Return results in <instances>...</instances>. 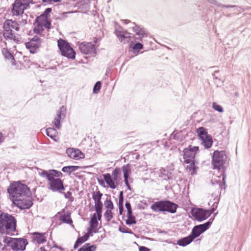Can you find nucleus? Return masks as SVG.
Wrapping results in <instances>:
<instances>
[{"instance_id":"obj_1","label":"nucleus","mask_w":251,"mask_h":251,"mask_svg":"<svg viewBox=\"0 0 251 251\" xmlns=\"http://www.w3.org/2000/svg\"><path fill=\"white\" fill-rule=\"evenodd\" d=\"M12 197L13 201H17L19 207L21 209L29 208L32 206V202L28 201L24 202L25 199L29 197L31 192L29 188L25 185L19 182L12 183L7 189Z\"/></svg>"},{"instance_id":"obj_2","label":"nucleus","mask_w":251,"mask_h":251,"mask_svg":"<svg viewBox=\"0 0 251 251\" xmlns=\"http://www.w3.org/2000/svg\"><path fill=\"white\" fill-rule=\"evenodd\" d=\"M16 221L14 217L0 211V233L13 235L16 230Z\"/></svg>"},{"instance_id":"obj_3","label":"nucleus","mask_w":251,"mask_h":251,"mask_svg":"<svg viewBox=\"0 0 251 251\" xmlns=\"http://www.w3.org/2000/svg\"><path fill=\"white\" fill-rule=\"evenodd\" d=\"M3 246H5V248L7 246L10 247L13 251H18L25 250L27 242L25 239L13 238L3 235Z\"/></svg>"},{"instance_id":"obj_4","label":"nucleus","mask_w":251,"mask_h":251,"mask_svg":"<svg viewBox=\"0 0 251 251\" xmlns=\"http://www.w3.org/2000/svg\"><path fill=\"white\" fill-rule=\"evenodd\" d=\"M58 46L63 56L71 59L75 58V52L68 43L62 39H59L58 40Z\"/></svg>"},{"instance_id":"obj_5","label":"nucleus","mask_w":251,"mask_h":251,"mask_svg":"<svg viewBox=\"0 0 251 251\" xmlns=\"http://www.w3.org/2000/svg\"><path fill=\"white\" fill-rule=\"evenodd\" d=\"M226 158L225 151H215L212 156V164L214 169L220 170L225 163Z\"/></svg>"},{"instance_id":"obj_6","label":"nucleus","mask_w":251,"mask_h":251,"mask_svg":"<svg viewBox=\"0 0 251 251\" xmlns=\"http://www.w3.org/2000/svg\"><path fill=\"white\" fill-rule=\"evenodd\" d=\"M197 132L201 140V144L206 149L210 148L213 141L211 136L207 134L205 128L203 127H200L197 129Z\"/></svg>"},{"instance_id":"obj_7","label":"nucleus","mask_w":251,"mask_h":251,"mask_svg":"<svg viewBox=\"0 0 251 251\" xmlns=\"http://www.w3.org/2000/svg\"><path fill=\"white\" fill-rule=\"evenodd\" d=\"M214 218H210L209 221L203 224L195 226L192 229L191 234L194 238L199 237L201 233L208 229L211 225Z\"/></svg>"},{"instance_id":"obj_8","label":"nucleus","mask_w":251,"mask_h":251,"mask_svg":"<svg viewBox=\"0 0 251 251\" xmlns=\"http://www.w3.org/2000/svg\"><path fill=\"white\" fill-rule=\"evenodd\" d=\"M49 182L48 184V188L53 192H58L61 193L65 190L62 180L59 178L56 179H47Z\"/></svg>"},{"instance_id":"obj_9","label":"nucleus","mask_w":251,"mask_h":251,"mask_svg":"<svg viewBox=\"0 0 251 251\" xmlns=\"http://www.w3.org/2000/svg\"><path fill=\"white\" fill-rule=\"evenodd\" d=\"M199 151V147L189 145L183 150L184 162L194 161L196 153Z\"/></svg>"},{"instance_id":"obj_10","label":"nucleus","mask_w":251,"mask_h":251,"mask_svg":"<svg viewBox=\"0 0 251 251\" xmlns=\"http://www.w3.org/2000/svg\"><path fill=\"white\" fill-rule=\"evenodd\" d=\"M132 31L135 32L136 36L134 38L135 42L142 41L143 38L147 37V32L140 25H136L135 23H132V26L131 27Z\"/></svg>"},{"instance_id":"obj_11","label":"nucleus","mask_w":251,"mask_h":251,"mask_svg":"<svg viewBox=\"0 0 251 251\" xmlns=\"http://www.w3.org/2000/svg\"><path fill=\"white\" fill-rule=\"evenodd\" d=\"M51 11V8H47L44 12L36 18V23L40 26H44L46 28H50V24L48 21L49 14Z\"/></svg>"},{"instance_id":"obj_12","label":"nucleus","mask_w":251,"mask_h":251,"mask_svg":"<svg viewBox=\"0 0 251 251\" xmlns=\"http://www.w3.org/2000/svg\"><path fill=\"white\" fill-rule=\"evenodd\" d=\"M81 52L85 54H94L96 53L95 45L92 43H82L79 45Z\"/></svg>"},{"instance_id":"obj_13","label":"nucleus","mask_w":251,"mask_h":251,"mask_svg":"<svg viewBox=\"0 0 251 251\" xmlns=\"http://www.w3.org/2000/svg\"><path fill=\"white\" fill-rule=\"evenodd\" d=\"M192 214L195 218L198 221H202L210 216V213L207 210L202 208H198L193 211Z\"/></svg>"},{"instance_id":"obj_14","label":"nucleus","mask_w":251,"mask_h":251,"mask_svg":"<svg viewBox=\"0 0 251 251\" xmlns=\"http://www.w3.org/2000/svg\"><path fill=\"white\" fill-rule=\"evenodd\" d=\"M66 113V109L64 106L60 107L57 112L56 116L54 118L53 123L58 129H60L61 127L60 122L65 118Z\"/></svg>"},{"instance_id":"obj_15","label":"nucleus","mask_w":251,"mask_h":251,"mask_svg":"<svg viewBox=\"0 0 251 251\" xmlns=\"http://www.w3.org/2000/svg\"><path fill=\"white\" fill-rule=\"evenodd\" d=\"M66 153L71 158L78 160L84 158V154L78 149L69 148L66 150Z\"/></svg>"},{"instance_id":"obj_16","label":"nucleus","mask_w":251,"mask_h":251,"mask_svg":"<svg viewBox=\"0 0 251 251\" xmlns=\"http://www.w3.org/2000/svg\"><path fill=\"white\" fill-rule=\"evenodd\" d=\"M27 8L24 6V5L19 3L15 1L14 3L12 4V8L11 9L12 15L15 16H20L21 14H24L25 10Z\"/></svg>"},{"instance_id":"obj_17","label":"nucleus","mask_w":251,"mask_h":251,"mask_svg":"<svg viewBox=\"0 0 251 251\" xmlns=\"http://www.w3.org/2000/svg\"><path fill=\"white\" fill-rule=\"evenodd\" d=\"M40 176L47 179H56L54 176L60 177L62 176V173L55 170H50L49 172L42 170L40 173Z\"/></svg>"},{"instance_id":"obj_18","label":"nucleus","mask_w":251,"mask_h":251,"mask_svg":"<svg viewBox=\"0 0 251 251\" xmlns=\"http://www.w3.org/2000/svg\"><path fill=\"white\" fill-rule=\"evenodd\" d=\"M31 238L33 243L40 244L46 242L47 237L45 233L33 232Z\"/></svg>"},{"instance_id":"obj_19","label":"nucleus","mask_w":251,"mask_h":251,"mask_svg":"<svg viewBox=\"0 0 251 251\" xmlns=\"http://www.w3.org/2000/svg\"><path fill=\"white\" fill-rule=\"evenodd\" d=\"M173 170L167 168H162L158 172L159 176L164 180L172 179Z\"/></svg>"},{"instance_id":"obj_20","label":"nucleus","mask_w":251,"mask_h":251,"mask_svg":"<svg viewBox=\"0 0 251 251\" xmlns=\"http://www.w3.org/2000/svg\"><path fill=\"white\" fill-rule=\"evenodd\" d=\"M3 36L6 39L13 40L15 42H19L21 41V38L18 34H15L12 33V30H3Z\"/></svg>"},{"instance_id":"obj_21","label":"nucleus","mask_w":251,"mask_h":251,"mask_svg":"<svg viewBox=\"0 0 251 251\" xmlns=\"http://www.w3.org/2000/svg\"><path fill=\"white\" fill-rule=\"evenodd\" d=\"M15 21L11 20H6L3 23V30H11V29H15L17 31L20 30V27L17 26Z\"/></svg>"},{"instance_id":"obj_22","label":"nucleus","mask_w":251,"mask_h":251,"mask_svg":"<svg viewBox=\"0 0 251 251\" xmlns=\"http://www.w3.org/2000/svg\"><path fill=\"white\" fill-rule=\"evenodd\" d=\"M164 212L167 211L171 213H175L178 206L176 204L170 201H164Z\"/></svg>"},{"instance_id":"obj_23","label":"nucleus","mask_w":251,"mask_h":251,"mask_svg":"<svg viewBox=\"0 0 251 251\" xmlns=\"http://www.w3.org/2000/svg\"><path fill=\"white\" fill-rule=\"evenodd\" d=\"M115 34L116 36L119 38L121 42L126 43V39H129L130 37V34L126 31L118 30L117 29H115Z\"/></svg>"},{"instance_id":"obj_24","label":"nucleus","mask_w":251,"mask_h":251,"mask_svg":"<svg viewBox=\"0 0 251 251\" xmlns=\"http://www.w3.org/2000/svg\"><path fill=\"white\" fill-rule=\"evenodd\" d=\"M25 45L30 53H34L41 45L39 44V42L35 43L30 41L28 42L25 43Z\"/></svg>"},{"instance_id":"obj_25","label":"nucleus","mask_w":251,"mask_h":251,"mask_svg":"<svg viewBox=\"0 0 251 251\" xmlns=\"http://www.w3.org/2000/svg\"><path fill=\"white\" fill-rule=\"evenodd\" d=\"M194 240L191 234H190L188 236L184 237L178 240L177 242V244L180 246L184 247L190 243H191Z\"/></svg>"},{"instance_id":"obj_26","label":"nucleus","mask_w":251,"mask_h":251,"mask_svg":"<svg viewBox=\"0 0 251 251\" xmlns=\"http://www.w3.org/2000/svg\"><path fill=\"white\" fill-rule=\"evenodd\" d=\"M103 178L106 183V184L109 186V187L112 189H115L116 187V185L115 184L114 181H115L113 178L111 177V176L110 174L107 173L105 174L102 175Z\"/></svg>"},{"instance_id":"obj_27","label":"nucleus","mask_w":251,"mask_h":251,"mask_svg":"<svg viewBox=\"0 0 251 251\" xmlns=\"http://www.w3.org/2000/svg\"><path fill=\"white\" fill-rule=\"evenodd\" d=\"M164 201H157L151 205V209L154 212H164Z\"/></svg>"},{"instance_id":"obj_28","label":"nucleus","mask_w":251,"mask_h":251,"mask_svg":"<svg viewBox=\"0 0 251 251\" xmlns=\"http://www.w3.org/2000/svg\"><path fill=\"white\" fill-rule=\"evenodd\" d=\"M19 17L18 19L15 21V23L17 25V26H23L27 24V15L26 14H21Z\"/></svg>"},{"instance_id":"obj_29","label":"nucleus","mask_w":251,"mask_h":251,"mask_svg":"<svg viewBox=\"0 0 251 251\" xmlns=\"http://www.w3.org/2000/svg\"><path fill=\"white\" fill-rule=\"evenodd\" d=\"M184 162L186 164L185 168L186 171L192 175L195 174L196 171V168L195 165L194 161Z\"/></svg>"},{"instance_id":"obj_30","label":"nucleus","mask_w":251,"mask_h":251,"mask_svg":"<svg viewBox=\"0 0 251 251\" xmlns=\"http://www.w3.org/2000/svg\"><path fill=\"white\" fill-rule=\"evenodd\" d=\"M90 228L88 229L89 232H93V230L95 229L98 225V221L96 218V214H94L91 218L90 221Z\"/></svg>"},{"instance_id":"obj_31","label":"nucleus","mask_w":251,"mask_h":251,"mask_svg":"<svg viewBox=\"0 0 251 251\" xmlns=\"http://www.w3.org/2000/svg\"><path fill=\"white\" fill-rule=\"evenodd\" d=\"M206 0L210 3L213 4L215 5H217L218 6H221L223 7H226V8H232L234 9L233 11H236V10L239 11V9H241L240 7H238L234 6V5H223L221 3H219L215 0Z\"/></svg>"},{"instance_id":"obj_32","label":"nucleus","mask_w":251,"mask_h":251,"mask_svg":"<svg viewBox=\"0 0 251 251\" xmlns=\"http://www.w3.org/2000/svg\"><path fill=\"white\" fill-rule=\"evenodd\" d=\"M46 134L50 138L55 140V138L57 136V131L53 127H49L46 129Z\"/></svg>"},{"instance_id":"obj_33","label":"nucleus","mask_w":251,"mask_h":251,"mask_svg":"<svg viewBox=\"0 0 251 251\" xmlns=\"http://www.w3.org/2000/svg\"><path fill=\"white\" fill-rule=\"evenodd\" d=\"M123 172L124 174V181L128 180L129 175L131 173V169L128 164L123 167Z\"/></svg>"},{"instance_id":"obj_34","label":"nucleus","mask_w":251,"mask_h":251,"mask_svg":"<svg viewBox=\"0 0 251 251\" xmlns=\"http://www.w3.org/2000/svg\"><path fill=\"white\" fill-rule=\"evenodd\" d=\"M102 196V194L101 193L100 191L94 192L93 193L92 198L95 201V204L102 203V202L101 201V199Z\"/></svg>"},{"instance_id":"obj_35","label":"nucleus","mask_w":251,"mask_h":251,"mask_svg":"<svg viewBox=\"0 0 251 251\" xmlns=\"http://www.w3.org/2000/svg\"><path fill=\"white\" fill-rule=\"evenodd\" d=\"M96 249V246L95 245H90L89 244H85L78 249V251H95Z\"/></svg>"},{"instance_id":"obj_36","label":"nucleus","mask_w":251,"mask_h":251,"mask_svg":"<svg viewBox=\"0 0 251 251\" xmlns=\"http://www.w3.org/2000/svg\"><path fill=\"white\" fill-rule=\"evenodd\" d=\"M79 168L78 166H68L63 167L62 171L64 173H66L70 174L72 172L75 171Z\"/></svg>"},{"instance_id":"obj_37","label":"nucleus","mask_w":251,"mask_h":251,"mask_svg":"<svg viewBox=\"0 0 251 251\" xmlns=\"http://www.w3.org/2000/svg\"><path fill=\"white\" fill-rule=\"evenodd\" d=\"M121 169L119 168H116L112 172V176L113 179L117 182L120 179Z\"/></svg>"},{"instance_id":"obj_38","label":"nucleus","mask_w":251,"mask_h":251,"mask_svg":"<svg viewBox=\"0 0 251 251\" xmlns=\"http://www.w3.org/2000/svg\"><path fill=\"white\" fill-rule=\"evenodd\" d=\"M127 219L126 220V224L127 225H131L133 224H136L135 218L132 215V213H127Z\"/></svg>"},{"instance_id":"obj_39","label":"nucleus","mask_w":251,"mask_h":251,"mask_svg":"<svg viewBox=\"0 0 251 251\" xmlns=\"http://www.w3.org/2000/svg\"><path fill=\"white\" fill-rule=\"evenodd\" d=\"M136 42V43L132 46V48L133 50V52L134 53L137 54L139 50L143 48V45L138 42Z\"/></svg>"},{"instance_id":"obj_40","label":"nucleus","mask_w":251,"mask_h":251,"mask_svg":"<svg viewBox=\"0 0 251 251\" xmlns=\"http://www.w3.org/2000/svg\"><path fill=\"white\" fill-rule=\"evenodd\" d=\"M60 220L63 223L67 224H71L72 223V220L69 215L64 214L61 216Z\"/></svg>"},{"instance_id":"obj_41","label":"nucleus","mask_w":251,"mask_h":251,"mask_svg":"<svg viewBox=\"0 0 251 251\" xmlns=\"http://www.w3.org/2000/svg\"><path fill=\"white\" fill-rule=\"evenodd\" d=\"M19 3L24 5V6L28 8L30 3L32 2V0H15Z\"/></svg>"},{"instance_id":"obj_42","label":"nucleus","mask_w":251,"mask_h":251,"mask_svg":"<svg viewBox=\"0 0 251 251\" xmlns=\"http://www.w3.org/2000/svg\"><path fill=\"white\" fill-rule=\"evenodd\" d=\"M92 232H89L88 231V233H86L84 236L78 238V239H77L78 242H79L81 244H82L83 242H84L85 241H87L88 239L89 235Z\"/></svg>"},{"instance_id":"obj_43","label":"nucleus","mask_w":251,"mask_h":251,"mask_svg":"<svg viewBox=\"0 0 251 251\" xmlns=\"http://www.w3.org/2000/svg\"><path fill=\"white\" fill-rule=\"evenodd\" d=\"M212 108L215 110L219 112L222 113L224 112V109L223 107L215 102H213L212 103Z\"/></svg>"},{"instance_id":"obj_44","label":"nucleus","mask_w":251,"mask_h":251,"mask_svg":"<svg viewBox=\"0 0 251 251\" xmlns=\"http://www.w3.org/2000/svg\"><path fill=\"white\" fill-rule=\"evenodd\" d=\"M104 216L105 220L107 222H109L113 218V213L110 210H106L104 214Z\"/></svg>"},{"instance_id":"obj_45","label":"nucleus","mask_w":251,"mask_h":251,"mask_svg":"<svg viewBox=\"0 0 251 251\" xmlns=\"http://www.w3.org/2000/svg\"><path fill=\"white\" fill-rule=\"evenodd\" d=\"M105 206L107 208V210H110L114 208L113 204L110 200L107 199L105 202Z\"/></svg>"},{"instance_id":"obj_46","label":"nucleus","mask_w":251,"mask_h":251,"mask_svg":"<svg viewBox=\"0 0 251 251\" xmlns=\"http://www.w3.org/2000/svg\"><path fill=\"white\" fill-rule=\"evenodd\" d=\"M101 88V82L98 81L96 82L93 88V93L94 94H97Z\"/></svg>"},{"instance_id":"obj_47","label":"nucleus","mask_w":251,"mask_h":251,"mask_svg":"<svg viewBox=\"0 0 251 251\" xmlns=\"http://www.w3.org/2000/svg\"><path fill=\"white\" fill-rule=\"evenodd\" d=\"M218 73H219V71H215L213 74L214 78L215 79L214 82L217 85L220 84L221 83L223 82V81H222L221 82H220V78H219V76L218 75Z\"/></svg>"},{"instance_id":"obj_48","label":"nucleus","mask_w":251,"mask_h":251,"mask_svg":"<svg viewBox=\"0 0 251 251\" xmlns=\"http://www.w3.org/2000/svg\"><path fill=\"white\" fill-rule=\"evenodd\" d=\"M119 231L122 233H132V232L131 229H129L128 227L126 226H120L119 227Z\"/></svg>"},{"instance_id":"obj_49","label":"nucleus","mask_w":251,"mask_h":251,"mask_svg":"<svg viewBox=\"0 0 251 251\" xmlns=\"http://www.w3.org/2000/svg\"><path fill=\"white\" fill-rule=\"evenodd\" d=\"M95 207L96 213L102 212V203H95Z\"/></svg>"},{"instance_id":"obj_50","label":"nucleus","mask_w":251,"mask_h":251,"mask_svg":"<svg viewBox=\"0 0 251 251\" xmlns=\"http://www.w3.org/2000/svg\"><path fill=\"white\" fill-rule=\"evenodd\" d=\"M37 26L34 28V32L36 33L39 34V33H40L41 31L43 30V27L44 26H41L38 25V23H37Z\"/></svg>"},{"instance_id":"obj_51","label":"nucleus","mask_w":251,"mask_h":251,"mask_svg":"<svg viewBox=\"0 0 251 251\" xmlns=\"http://www.w3.org/2000/svg\"><path fill=\"white\" fill-rule=\"evenodd\" d=\"M125 206L126 208L127 209V213H129V214H130V213H132L130 203L129 202L126 201V202Z\"/></svg>"},{"instance_id":"obj_52","label":"nucleus","mask_w":251,"mask_h":251,"mask_svg":"<svg viewBox=\"0 0 251 251\" xmlns=\"http://www.w3.org/2000/svg\"><path fill=\"white\" fill-rule=\"evenodd\" d=\"M30 41L35 43L39 42L40 45H41L42 42L41 39L37 36L33 37Z\"/></svg>"},{"instance_id":"obj_53","label":"nucleus","mask_w":251,"mask_h":251,"mask_svg":"<svg viewBox=\"0 0 251 251\" xmlns=\"http://www.w3.org/2000/svg\"><path fill=\"white\" fill-rule=\"evenodd\" d=\"M3 235L0 233V249L4 250L5 249V246H3Z\"/></svg>"},{"instance_id":"obj_54","label":"nucleus","mask_w":251,"mask_h":251,"mask_svg":"<svg viewBox=\"0 0 251 251\" xmlns=\"http://www.w3.org/2000/svg\"><path fill=\"white\" fill-rule=\"evenodd\" d=\"M124 201V198L123 196V192L121 191L120 192V196H119V205H122V209L123 208V203Z\"/></svg>"},{"instance_id":"obj_55","label":"nucleus","mask_w":251,"mask_h":251,"mask_svg":"<svg viewBox=\"0 0 251 251\" xmlns=\"http://www.w3.org/2000/svg\"><path fill=\"white\" fill-rule=\"evenodd\" d=\"M139 251H150V249L146 247L141 246L139 247Z\"/></svg>"},{"instance_id":"obj_56","label":"nucleus","mask_w":251,"mask_h":251,"mask_svg":"<svg viewBox=\"0 0 251 251\" xmlns=\"http://www.w3.org/2000/svg\"><path fill=\"white\" fill-rule=\"evenodd\" d=\"M4 140V137L1 132H0V144L2 143Z\"/></svg>"},{"instance_id":"obj_57","label":"nucleus","mask_w":251,"mask_h":251,"mask_svg":"<svg viewBox=\"0 0 251 251\" xmlns=\"http://www.w3.org/2000/svg\"><path fill=\"white\" fill-rule=\"evenodd\" d=\"M96 218L98 220H100L101 218V213H96Z\"/></svg>"},{"instance_id":"obj_58","label":"nucleus","mask_w":251,"mask_h":251,"mask_svg":"<svg viewBox=\"0 0 251 251\" xmlns=\"http://www.w3.org/2000/svg\"><path fill=\"white\" fill-rule=\"evenodd\" d=\"M125 184H126V186L127 187V189L129 190H131V188H130V185L128 183V180H126V181H124Z\"/></svg>"},{"instance_id":"obj_59","label":"nucleus","mask_w":251,"mask_h":251,"mask_svg":"<svg viewBox=\"0 0 251 251\" xmlns=\"http://www.w3.org/2000/svg\"><path fill=\"white\" fill-rule=\"evenodd\" d=\"M81 244L79 242H78V241L76 240L75 245H74V249H76Z\"/></svg>"},{"instance_id":"obj_60","label":"nucleus","mask_w":251,"mask_h":251,"mask_svg":"<svg viewBox=\"0 0 251 251\" xmlns=\"http://www.w3.org/2000/svg\"><path fill=\"white\" fill-rule=\"evenodd\" d=\"M71 195V193L68 192L66 194H64V196L66 198H68Z\"/></svg>"},{"instance_id":"obj_61","label":"nucleus","mask_w":251,"mask_h":251,"mask_svg":"<svg viewBox=\"0 0 251 251\" xmlns=\"http://www.w3.org/2000/svg\"><path fill=\"white\" fill-rule=\"evenodd\" d=\"M122 21L125 23V24H127L130 22V21L128 20H122Z\"/></svg>"},{"instance_id":"obj_62","label":"nucleus","mask_w":251,"mask_h":251,"mask_svg":"<svg viewBox=\"0 0 251 251\" xmlns=\"http://www.w3.org/2000/svg\"><path fill=\"white\" fill-rule=\"evenodd\" d=\"M214 210H215V208H212V209H210V210H207V211H208L209 212H210V215H211L212 213H213V212H214Z\"/></svg>"},{"instance_id":"obj_63","label":"nucleus","mask_w":251,"mask_h":251,"mask_svg":"<svg viewBox=\"0 0 251 251\" xmlns=\"http://www.w3.org/2000/svg\"><path fill=\"white\" fill-rule=\"evenodd\" d=\"M120 214H122L123 208L122 209V205H119Z\"/></svg>"},{"instance_id":"obj_64","label":"nucleus","mask_w":251,"mask_h":251,"mask_svg":"<svg viewBox=\"0 0 251 251\" xmlns=\"http://www.w3.org/2000/svg\"><path fill=\"white\" fill-rule=\"evenodd\" d=\"M8 56H9L10 58H11V59H12L14 60V58L13 56H12V54H11L10 53L8 52Z\"/></svg>"}]
</instances>
